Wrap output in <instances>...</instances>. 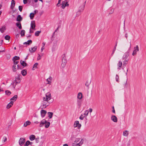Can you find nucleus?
I'll list each match as a JSON object with an SVG mask.
<instances>
[{
	"mask_svg": "<svg viewBox=\"0 0 146 146\" xmlns=\"http://www.w3.org/2000/svg\"><path fill=\"white\" fill-rule=\"evenodd\" d=\"M58 28L54 32V33H53V34L52 35V36H53L54 35V34L55 33V32H56L58 30Z\"/></svg>",
	"mask_w": 146,
	"mask_h": 146,
	"instance_id": "60",
	"label": "nucleus"
},
{
	"mask_svg": "<svg viewBox=\"0 0 146 146\" xmlns=\"http://www.w3.org/2000/svg\"><path fill=\"white\" fill-rule=\"evenodd\" d=\"M111 119L113 122L115 123H116L117 121V117L114 115H112L111 116Z\"/></svg>",
	"mask_w": 146,
	"mask_h": 146,
	"instance_id": "13",
	"label": "nucleus"
},
{
	"mask_svg": "<svg viewBox=\"0 0 146 146\" xmlns=\"http://www.w3.org/2000/svg\"><path fill=\"white\" fill-rule=\"evenodd\" d=\"M22 18L21 17V15H19L17 18L16 20L17 21L20 22L22 21Z\"/></svg>",
	"mask_w": 146,
	"mask_h": 146,
	"instance_id": "24",
	"label": "nucleus"
},
{
	"mask_svg": "<svg viewBox=\"0 0 146 146\" xmlns=\"http://www.w3.org/2000/svg\"><path fill=\"white\" fill-rule=\"evenodd\" d=\"M129 134V131L127 130H125L123 132V136L127 137Z\"/></svg>",
	"mask_w": 146,
	"mask_h": 146,
	"instance_id": "21",
	"label": "nucleus"
},
{
	"mask_svg": "<svg viewBox=\"0 0 146 146\" xmlns=\"http://www.w3.org/2000/svg\"><path fill=\"white\" fill-rule=\"evenodd\" d=\"M51 79L52 77L50 76L46 80L48 82L47 84H51Z\"/></svg>",
	"mask_w": 146,
	"mask_h": 146,
	"instance_id": "31",
	"label": "nucleus"
},
{
	"mask_svg": "<svg viewBox=\"0 0 146 146\" xmlns=\"http://www.w3.org/2000/svg\"><path fill=\"white\" fill-rule=\"evenodd\" d=\"M38 65V63H35V64L33 66V68H32V70H34L35 69V68H36Z\"/></svg>",
	"mask_w": 146,
	"mask_h": 146,
	"instance_id": "38",
	"label": "nucleus"
},
{
	"mask_svg": "<svg viewBox=\"0 0 146 146\" xmlns=\"http://www.w3.org/2000/svg\"><path fill=\"white\" fill-rule=\"evenodd\" d=\"M134 50L132 53L133 56L136 55L137 52L139 50V48L138 45H136L135 47L134 48Z\"/></svg>",
	"mask_w": 146,
	"mask_h": 146,
	"instance_id": "4",
	"label": "nucleus"
},
{
	"mask_svg": "<svg viewBox=\"0 0 146 146\" xmlns=\"http://www.w3.org/2000/svg\"><path fill=\"white\" fill-rule=\"evenodd\" d=\"M61 0H58V3L57 4V5L58 6H59V4L60 3V2H61Z\"/></svg>",
	"mask_w": 146,
	"mask_h": 146,
	"instance_id": "59",
	"label": "nucleus"
},
{
	"mask_svg": "<svg viewBox=\"0 0 146 146\" xmlns=\"http://www.w3.org/2000/svg\"><path fill=\"white\" fill-rule=\"evenodd\" d=\"M21 73L23 76H25L27 74V70L25 69L21 71Z\"/></svg>",
	"mask_w": 146,
	"mask_h": 146,
	"instance_id": "22",
	"label": "nucleus"
},
{
	"mask_svg": "<svg viewBox=\"0 0 146 146\" xmlns=\"http://www.w3.org/2000/svg\"><path fill=\"white\" fill-rule=\"evenodd\" d=\"M83 97V95L82 93L81 92H79L78 93L77 98L79 100H81L82 99Z\"/></svg>",
	"mask_w": 146,
	"mask_h": 146,
	"instance_id": "16",
	"label": "nucleus"
},
{
	"mask_svg": "<svg viewBox=\"0 0 146 146\" xmlns=\"http://www.w3.org/2000/svg\"><path fill=\"white\" fill-rule=\"evenodd\" d=\"M69 1V0H65L64 1L66 2V3H68V2Z\"/></svg>",
	"mask_w": 146,
	"mask_h": 146,
	"instance_id": "62",
	"label": "nucleus"
},
{
	"mask_svg": "<svg viewBox=\"0 0 146 146\" xmlns=\"http://www.w3.org/2000/svg\"><path fill=\"white\" fill-rule=\"evenodd\" d=\"M77 104L79 107H80L81 106V102L80 101V100H78L77 101Z\"/></svg>",
	"mask_w": 146,
	"mask_h": 146,
	"instance_id": "47",
	"label": "nucleus"
},
{
	"mask_svg": "<svg viewBox=\"0 0 146 146\" xmlns=\"http://www.w3.org/2000/svg\"><path fill=\"white\" fill-rule=\"evenodd\" d=\"M42 45H43V46H42L44 47V46H45V42H43L42 43Z\"/></svg>",
	"mask_w": 146,
	"mask_h": 146,
	"instance_id": "64",
	"label": "nucleus"
},
{
	"mask_svg": "<svg viewBox=\"0 0 146 146\" xmlns=\"http://www.w3.org/2000/svg\"><path fill=\"white\" fill-rule=\"evenodd\" d=\"M16 25L18 27L19 29H22V27L20 23H16Z\"/></svg>",
	"mask_w": 146,
	"mask_h": 146,
	"instance_id": "28",
	"label": "nucleus"
},
{
	"mask_svg": "<svg viewBox=\"0 0 146 146\" xmlns=\"http://www.w3.org/2000/svg\"><path fill=\"white\" fill-rule=\"evenodd\" d=\"M37 47L35 46L33 47L30 48L29 49V51L31 53H33L35 52L37 50Z\"/></svg>",
	"mask_w": 146,
	"mask_h": 146,
	"instance_id": "11",
	"label": "nucleus"
},
{
	"mask_svg": "<svg viewBox=\"0 0 146 146\" xmlns=\"http://www.w3.org/2000/svg\"><path fill=\"white\" fill-rule=\"evenodd\" d=\"M85 117V115L83 114H81L79 117V119L81 120H82L84 119Z\"/></svg>",
	"mask_w": 146,
	"mask_h": 146,
	"instance_id": "44",
	"label": "nucleus"
},
{
	"mask_svg": "<svg viewBox=\"0 0 146 146\" xmlns=\"http://www.w3.org/2000/svg\"><path fill=\"white\" fill-rule=\"evenodd\" d=\"M62 63H66L67 61L66 59V56L65 54H63L62 56Z\"/></svg>",
	"mask_w": 146,
	"mask_h": 146,
	"instance_id": "10",
	"label": "nucleus"
},
{
	"mask_svg": "<svg viewBox=\"0 0 146 146\" xmlns=\"http://www.w3.org/2000/svg\"><path fill=\"white\" fill-rule=\"evenodd\" d=\"M6 30V27L5 26H2L0 28V31L2 33H3Z\"/></svg>",
	"mask_w": 146,
	"mask_h": 146,
	"instance_id": "27",
	"label": "nucleus"
},
{
	"mask_svg": "<svg viewBox=\"0 0 146 146\" xmlns=\"http://www.w3.org/2000/svg\"><path fill=\"white\" fill-rule=\"evenodd\" d=\"M25 31L24 30H22L20 33L21 36H25Z\"/></svg>",
	"mask_w": 146,
	"mask_h": 146,
	"instance_id": "33",
	"label": "nucleus"
},
{
	"mask_svg": "<svg viewBox=\"0 0 146 146\" xmlns=\"http://www.w3.org/2000/svg\"><path fill=\"white\" fill-rule=\"evenodd\" d=\"M47 112L46 111L44 110H42L40 111L41 116L42 117H43L45 116Z\"/></svg>",
	"mask_w": 146,
	"mask_h": 146,
	"instance_id": "14",
	"label": "nucleus"
},
{
	"mask_svg": "<svg viewBox=\"0 0 146 146\" xmlns=\"http://www.w3.org/2000/svg\"><path fill=\"white\" fill-rule=\"evenodd\" d=\"M35 21H32L31 23L30 29H33V30H35Z\"/></svg>",
	"mask_w": 146,
	"mask_h": 146,
	"instance_id": "9",
	"label": "nucleus"
},
{
	"mask_svg": "<svg viewBox=\"0 0 146 146\" xmlns=\"http://www.w3.org/2000/svg\"><path fill=\"white\" fill-rule=\"evenodd\" d=\"M12 70L13 72H15L17 71L16 66L15 65H13L12 67Z\"/></svg>",
	"mask_w": 146,
	"mask_h": 146,
	"instance_id": "34",
	"label": "nucleus"
},
{
	"mask_svg": "<svg viewBox=\"0 0 146 146\" xmlns=\"http://www.w3.org/2000/svg\"><path fill=\"white\" fill-rule=\"evenodd\" d=\"M112 108L113 109V110H112V112L113 113H115V110H114V107L113 106L112 107Z\"/></svg>",
	"mask_w": 146,
	"mask_h": 146,
	"instance_id": "57",
	"label": "nucleus"
},
{
	"mask_svg": "<svg viewBox=\"0 0 146 146\" xmlns=\"http://www.w3.org/2000/svg\"><path fill=\"white\" fill-rule=\"evenodd\" d=\"M80 139V138H77L76 139L75 141H74V142H75L76 143H78L80 142L81 141Z\"/></svg>",
	"mask_w": 146,
	"mask_h": 146,
	"instance_id": "43",
	"label": "nucleus"
},
{
	"mask_svg": "<svg viewBox=\"0 0 146 146\" xmlns=\"http://www.w3.org/2000/svg\"><path fill=\"white\" fill-rule=\"evenodd\" d=\"M35 139V135H31L29 136V139L31 141H33Z\"/></svg>",
	"mask_w": 146,
	"mask_h": 146,
	"instance_id": "26",
	"label": "nucleus"
},
{
	"mask_svg": "<svg viewBox=\"0 0 146 146\" xmlns=\"http://www.w3.org/2000/svg\"><path fill=\"white\" fill-rule=\"evenodd\" d=\"M32 42V41L31 40H29L27 42H25L23 43V44H26L27 46L31 44Z\"/></svg>",
	"mask_w": 146,
	"mask_h": 146,
	"instance_id": "20",
	"label": "nucleus"
},
{
	"mask_svg": "<svg viewBox=\"0 0 146 146\" xmlns=\"http://www.w3.org/2000/svg\"><path fill=\"white\" fill-rule=\"evenodd\" d=\"M10 38V36L7 35H6L5 37V38L6 40H9Z\"/></svg>",
	"mask_w": 146,
	"mask_h": 146,
	"instance_id": "48",
	"label": "nucleus"
},
{
	"mask_svg": "<svg viewBox=\"0 0 146 146\" xmlns=\"http://www.w3.org/2000/svg\"><path fill=\"white\" fill-rule=\"evenodd\" d=\"M80 12L81 11L80 10H79L77 12V13L76 16H79L80 14Z\"/></svg>",
	"mask_w": 146,
	"mask_h": 146,
	"instance_id": "54",
	"label": "nucleus"
},
{
	"mask_svg": "<svg viewBox=\"0 0 146 146\" xmlns=\"http://www.w3.org/2000/svg\"><path fill=\"white\" fill-rule=\"evenodd\" d=\"M49 101L43 100L42 103L43 108H45L49 105L50 102Z\"/></svg>",
	"mask_w": 146,
	"mask_h": 146,
	"instance_id": "3",
	"label": "nucleus"
},
{
	"mask_svg": "<svg viewBox=\"0 0 146 146\" xmlns=\"http://www.w3.org/2000/svg\"><path fill=\"white\" fill-rule=\"evenodd\" d=\"M13 104V101H11L10 103H9L7 106L6 108L7 109L11 107Z\"/></svg>",
	"mask_w": 146,
	"mask_h": 146,
	"instance_id": "19",
	"label": "nucleus"
},
{
	"mask_svg": "<svg viewBox=\"0 0 146 146\" xmlns=\"http://www.w3.org/2000/svg\"><path fill=\"white\" fill-rule=\"evenodd\" d=\"M66 63H62L61 66L62 68H64L65 67Z\"/></svg>",
	"mask_w": 146,
	"mask_h": 146,
	"instance_id": "52",
	"label": "nucleus"
},
{
	"mask_svg": "<svg viewBox=\"0 0 146 146\" xmlns=\"http://www.w3.org/2000/svg\"><path fill=\"white\" fill-rule=\"evenodd\" d=\"M92 111V108H90L89 109V112L90 113H91Z\"/></svg>",
	"mask_w": 146,
	"mask_h": 146,
	"instance_id": "61",
	"label": "nucleus"
},
{
	"mask_svg": "<svg viewBox=\"0 0 146 146\" xmlns=\"http://www.w3.org/2000/svg\"><path fill=\"white\" fill-rule=\"evenodd\" d=\"M15 2L14 0H12L11 1V8L13 9L15 6Z\"/></svg>",
	"mask_w": 146,
	"mask_h": 146,
	"instance_id": "25",
	"label": "nucleus"
},
{
	"mask_svg": "<svg viewBox=\"0 0 146 146\" xmlns=\"http://www.w3.org/2000/svg\"><path fill=\"white\" fill-rule=\"evenodd\" d=\"M27 0H23V2L24 4H26L27 3Z\"/></svg>",
	"mask_w": 146,
	"mask_h": 146,
	"instance_id": "55",
	"label": "nucleus"
},
{
	"mask_svg": "<svg viewBox=\"0 0 146 146\" xmlns=\"http://www.w3.org/2000/svg\"><path fill=\"white\" fill-rule=\"evenodd\" d=\"M48 117L50 119L52 118V115H53V113L51 112H48Z\"/></svg>",
	"mask_w": 146,
	"mask_h": 146,
	"instance_id": "30",
	"label": "nucleus"
},
{
	"mask_svg": "<svg viewBox=\"0 0 146 146\" xmlns=\"http://www.w3.org/2000/svg\"><path fill=\"white\" fill-rule=\"evenodd\" d=\"M44 46H42L41 49V52H42L43 51V49H44Z\"/></svg>",
	"mask_w": 146,
	"mask_h": 146,
	"instance_id": "63",
	"label": "nucleus"
},
{
	"mask_svg": "<svg viewBox=\"0 0 146 146\" xmlns=\"http://www.w3.org/2000/svg\"><path fill=\"white\" fill-rule=\"evenodd\" d=\"M19 10L21 12L22 10L23 7L21 6H19Z\"/></svg>",
	"mask_w": 146,
	"mask_h": 146,
	"instance_id": "51",
	"label": "nucleus"
},
{
	"mask_svg": "<svg viewBox=\"0 0 146 146\" xmlns=\"http://www.w3.org/2000/svg\"><path fill=\"white\" fill-rule=\"evenodd\" d=\"M30 144V141H27L25 143L24 146H28Z\"/></svg>",
	"mask_w": 146,
	"mask_h": 146,
	"instance_id": "42",
	"label": "nucleus"
},
{
	"mask_svg": "<svg viewBox=\"0 0 146 146\" xmlns=\"http://www.w3.org/2000/svg\"><path fill=\"white\" fill-rule=\"evenodd\" d=\"M123 60V67L126 66V65L128 64L129 59H122Z\"/></svg>",
	"mask_w": 146,
	"mask_h": 146,
	"instance_id": "17",
	"label": "nucleus"
},
{
	"mask_svg": "<svg viewBox=\"0 0 146 146\" xmlns=\"http://www.w3.org/2000/svg\"><path fill=\"white\" fill-rule=\"evenodd\" d=\"M41 59L40 56L39 54H38V56L37 57V60H39Z\"/></svg>",
	"mask_w": 146,
	"mask_h": 146,
	"instance_id": "56",
	"label": "nucleus"
},
{
	"mask_svg": "<svg viewBox=\"0 0 146 146\" xmlns=\"http://www.w3.org/2000/svg\"><path fill=\"white\" fill-rule=\"evenodd\" d=\"M68 5L69 4L68 3H66V2L63 1L62 2V8L63 9H64L66 6H68Z\"/></svg>",
	"mask_w": 146,
	"mask_h": 146,
	"instance_id": "23",
	"label": "nucleus"
},
{
	"mask_svg": "<svg viewBox=\"0 0 146 146\" xmlns=\"http://www.w3.org/2000/svg\"><path fill=\"white\" fill-rule=\"evenodd\" d=\"M129 52H127L124 53L122 59H129Z\"/></svg>",
	"mask_w": 146,
	"mask_h": 146,
	"instance_id": "6",
	"label": "nucleus"
},
{
	"mask_svg": "<svg viewBox=\"0 0 146 146\" xmlns=\"http://www.w3.org/2000/svg\"><path fill=\"white\" fill-rule=\"evenodd\" d=\"M90 83V81H89L88 80L85 83V85L87 87H88Z\"/></svg>",
	"mask_w": 146,
	"mask_h": 146,
	"instance_id": "35",
	"label": "nucleus"
},
{
	"mask_svg": "<svg viewBox=\"0 0 146 146\" xmlns=\"http://www.w3.org/2000/svg\"><path fill=\"white\" fill-rule=\"evenodd\" d=\"M20 59V58L19 57V56H15V57H14L13 58V60H19Z\"/></svg>",
	"mask_w": 146,
	"mask_h": 146,
	"instance_id": "39",
	"label": "nucleus"
},
{
	"mask_svg": "<svg viewBox=\"0 0 146 146\" xmlns=\"http://www.w3.org/2000/svg\"><path fill=\"white\" fill-rule=\"evenodd\" d=\"M74 127H78V128L80 129L81 126V125L79 123V122L78 121H75L74 124Z\"/></svg>",
	"mask_w": 146,
	"mask_h": 146,
	"instance_id": "5",
	"label": "nucleus"
},
{
	"mask_svg": "<svg viewBox=\"0 0 146 146\" xmlns=\"http://www.w3.org/2000/svg\"><path fill=\"white\" fill-rule=\"evenodd\" d=\"M35 13H31L30 14V17L31 19H33L34 17Z\"/></svg>",
	"mask_w": 146,
	"mask_h": 146,
	"instance_id": "37",
	"label": "nucleus"
},
{
	"mask_svg": "<svg viewBox=\"0 0 146 146\" xmlns=\"http://www.w3.org/2000/svg\"><path fill=\"white\" fill-rule=\"evenodd\" d=\"M5 92L6 94L7 95H10L11 93L10 91L9 90H7L5 91Z\"/></svg>",
	"mask_w": 146,
	"mask_h": 146,
	"instance_id": "45",
	"label": "nucleus"
},
{
	"mask_svg": "<svg viewBox=\"0 0 146 146\" xmlns=\"http://www.w3.org/2000/svg\"><path fill=\"white\" fill-rule=\"evenodd\" d=\"M51 93L50 92H48L46 94L45 96L43 97V100L49 101L51 99Z\"/></svg>",
	"mask_w": 146,
	"mask_h": 146,
	"instance_id": "2",
	"label": "nucleus"
},
{
	"mask_svg": "<svg viewBox=\"0 0 146 146\" xmlns=\"http://www.w3.org/2000/svg\"><path fill=\"white\" fill-rule=\"evenodd\" d=\"M117 69L119 70H121V68L122 66V64L121 61H119L117 64Z\"/></svg>",
	"mask_w": 146,
	"mask_h": 146,
	"instance_id": "12",
	"label": "nucleus"
},
{
	"mask_svg": "<svg viewBox=\"0 0 146 146\" xmlns=\"http://www.w3.org/2000/svg\"><path fill=\"white\" fill-rule=\"evenodd\" d=\"M31 124V122L29 121H27L25 122L23 124V126L24 127H26L28 125H29Z\"/></svg>",
	"mask_w": 146,
	"mask_h": 146,
	"instance_id": "18",
	"label": "nucleus"
},
{
	"mask_svg": "<svg viewBox=\"0 0 146 146\" xmlns=\"http://www.w3.org/2000/svg\"><path fill=\"white\" fill-rule=\"evenodd\" d=\"M115 50H116L115 47H114V48L112 51V52L111 54V55L112 56H113V54H114V53H115Z\"/></svg>",
	"mask_w": 146,
	"mask_h": 146,
	"instance_id": "50",
	"label": "nucleus"
},
{
	"mask_svg": "<svg viewBox=\"0 0 146 146\" xmlns=\"http://www.w3.org/2000/svg\"><path fill=\"white\" fill-rule=\"evenodd\" d=\"M17 98V95H15L11 99V100H13L15 101Z\"/></svg>",
	"mask_w": 146,
	"mask_h": 146,
	"instance_id": "32",
	"label": "nucleus"
},
{
	"mask_svg": "<svg viewBox=\"0 0 146 146\" xmlns=\"http://www.w3.org/2000/svg\"><path fill=\"white\" fill-rule=\"evenodd\" d=\"M17 83H16L15 82H13L12 85L13 86L14 88H15V87Z\"/></svg>",
	"mask_w": 146,
	"mask_h": 146,
	"instance_id": "53",
	"label": "nucleus"
},
{
	"mask_svg": "<svg viewBox=\"0 0 146 146\" xmlns=\"http://www.w3.org/2000/svg\"><path fill=\"white\" fill-rule=\"evenodd\" d=\"M21 64L24 66H27V64L24 61H23L22 60H21L20 61Z\"/></svg>",
	"mask_w": 146,
	"mask_h": 146,
	"instance_id": "29",
	"label": "nucleus"
},
{
	"mask_svg": "<svg viewBox=\"0 0 146 146\" xmlns=\"http://www.w3.org/2000/svg\"><path fill=\"white\" fill-rule=\"evenodd\" d=\"M21 79L20 78V76H18L17 77L15 78V82L17 83H19L21 82Z\"/></svg>",
	"mask_w": 146,
	"mask_h": 146,
	"instance_id": "15",
	"label": "nucleus"
},
{
	"mask_svg": "<svg viewBox=\"0 0 146 146\" xmlns=\"http://www.w3.org/2000/svg\"><path fill=\"white\" fill-rule=\"evenodd\" d=\"M44 125H45V127L48 128L49 127L50 125V123L45 119H43L40 122L39 127H42Z\"/></svg>",
	"mask_w": 146,
	"mask_h": 146,
	"instance_id": "1",
	"label": "nucleus"
},
{
	"mask_svg": "<svg viewBox=\"0 0 146 146\" xmlns=\"http://www.w3.org/2000/svg\"><path fill=\"white\" fill-rule=\"evenodd\" d=\"M83 139H81L80 142L79 143H76L75 142H74L72 144V145L73 146H80L83 144Z\"/></svg>",
	"mask_w": 146,
	"mask_h": 146,
	"instance_id": "8",
	"label": "nucleus"
},
{
	"mask_svg": "<svg viewBox=\"0 0 146 146\" xmlns=\"http://www.w3.org/2000/svg\"><path fill=\"white\" fill-rule=\"evenodd\" d=\"M7 138L6 137H3V141L2 142L3 143L7 141Z\"/></svg>",
	"mask_w": 146,
	"mask_h": 146,
	"instance_id": "41",
	"label": "nucleus"
},
{
	"mask_svg": "<svg viewBox=\"0 0 146 146\" xmlns=\"http://www.w3.org/2000/svg\"><path fill=\"white\" fill-rule=\"evenodd\" d=\"M40 32V31H36L35 33V35L36 36H38Z\"/></svg>",
	"mask_w": 146,
	"mask_h": 146,
	"instance_id": "40",
	"label": "nucleus"
},
{
	"mask_svg": "<svg viewBox=\"0 0 146 146\" xmlns=\"http://www.w3.org/2000/svg\"><path fill=\"white\" fill-rule=\"evenodd\" d=\"M119 76H118V75L116 74V76H115V80H116V81H117V82H119Z\"/></svg>",
	"mask_w": 146,
	"mask_h": 146,
	"instance_id": "46",
	"label": "nucleus"
},
{
	"mask_svg": "<svg viewBox=\"0 0 146 146\" xmlns=\"http://www.w3.org/2000/svg\"><path fill=\"white\" fill-rule=\"evenodd\" d=\"M31 29H30L29 33H32L34 32L33 31L31 30Z\"/></svg>",
	"mask_w": 146,
	"mask_h": 146,
	"instance_id": "58",
	"label": "nucleus"
},
{
	"mask_svg": "<svg viewBox=\"0 0 146 146\" xmlns=\"http://www.w3.org/2000/svg\"><path fill=\"white\" fill-rule=\"evenodd\" d=\"M25 142V139L23 138H21L19 141V145L20 146L23 145Z\"/></svg>",
	"mask_w": 146,
	"mask_h": 146,
	"instance_id": "7",
	"label": "nucleus"
},
{
	"mask_svg": "<svg viewBox=\"0 0 146 146\" xmlns=\"http://www.w3.org/2000/svg\"><path fill=\"white\" fill-rule=\"evenodd\" d=\"M88 113L89 111L88 110H86L85 111L84 113L83 114V115L86 117L88 115Z\"/></svg>",
	"mask_w": 146,
	"mask_h": 146,
	"instance_id": "36",
	"label": "nucleus"
},
{
	"mask_svg": "<svg viewBox=\"0 0 146 146\" xmlns=\"http://www.w3.org/2000/svg\"><path fill=\"white\" fill-rule=\"evenodd\" d=\"M13 60V62L14 64H17L19 62V61L18 60Z\"/></svg>",
	"mask_w": 146,
	"mask_h": 146,
	"instance_id": "49",
	"label": "nucleus"
}]
</instances>
